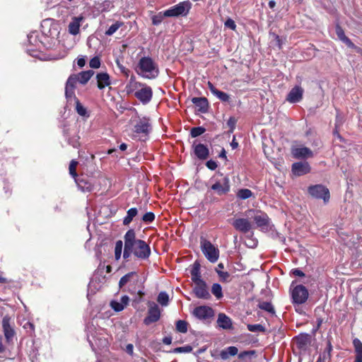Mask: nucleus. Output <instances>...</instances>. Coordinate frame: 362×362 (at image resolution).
<instances>
[{
  "mask_svg": "<svg viewBox=\"0 0 362 362\" xmlns=\"http://www.w3.org/2000/svg\"><path fill=\"white\" fill-rule=\"evenodd\" d=\"M236 122H237V120L235 117H230L228 120L227 121V125L228 127L230 128L229 131H228V133L229 134H231L233 132L235 128V124H236Z\"/></svg>",
  "mask_w": 362,
  "mask_h": 362,
  "instance_id": "obj_50",
  "label": "nucleus"
},
{
  "mask_svg": "<svg viewBox=\"0 0 362 362\" xmlns=\"http://www.w3.org/2000/svg\"><path fill=\"white\" fill-rule=\"evenodd\" d=\"M192 314L200 320H207L214 317V311L213 308L209 306L200 305L194 309Z\"/></svg>",
  "mask_w": 362,
  "mask_h": 362,
  "instance_id": "obj_10",
  "label": "nucleus"
},
{
  "mask_svg": "<svg viewBox=\"0 0 362 362\" xmlns=\"http://www.w3.org/2000/svg\"><path fill=\"white\" fill-rule=\"evenodd\" d=\"M225 26L233 30H235V28H236V25H235V21L231 19V18H228L226 21H225V23H224Z\"/></svg>",
  "mask_w": 362,
  "mask_h": 362,
  "instance_id": "obj_54",
  "label": "nucleus"
},
{
  "mask_svg": "<svg viewBox=\"0 0 362 362\" xmlns=\"http://www.w3.org/2000/svg\"><path fill=\"white\" fill-rule=\"evenodd\" d=\"M138 67V74L144 78H155L158 75V69L151 57H142L139 62Z\"/></svg>",
  "mask_w": 362,
  "mask_h": 362,
  "instance_id": "obj_3",
  "label": "nucleus"
},
{
  "mask_svg": "<svg viewBox=\"0 0 362 362\" xmlns=\"http://www.w3.org/2000/svg\"><path fill=\"white\" fill-rule=\"evenodd\" d=\"M219 158H223L225 160H227V156H226V151L224 148H222L221 151L220 152L219 155H218Z\"/></svg>",
  "mask_w": 362,
  "mask_h": 362,
  "instance_id": "obj_64",
  "label": "nucleus"
},
{
  "mask_svg": "<svg viewBox=\"0 0 362 362\" xmlns=\"http://www.w3.org/2000/svg\"><path fill=\"white\" fill-rule=\"evenodd\" d=\"M188 324L185 320H178L176 322V329L181 333H186L187 332Z\"/></svg>",
  "mask_w": 362,
  "mask_h": 362,
  "instance_id": "obj_41",
  "label": "nucleus"
},
{
  "mask_svg": "<svg viewBox=\"0 0 362 362\" xmlns=\"http://www.w3.org/2000/svg\"><path fill=\"white\" fill-rule=\"evenodd\" d=\"M205 131V128L202 127H193L191 129L190 134L192 137L195 138L204 134Z\"/></svg>",
  "mask_w": 362,
  "mask_h": 362,
  "instance_id": "obj_44",
  "label": "nucleus"
},
{
  "mask_svg": "<svg viewBox=\"0 0 362 362\" xmlns=\"http://www.w3.org/2000/svg\"><path fill=\"white\" fill-rule=\"evenodd\" d=\"M137 214L138 210L136 208L129 209L127 212L126 216L123 218V225L129 226Z\"/></svg>",
  "mask_w": 362,
  "mask_h": 362,
  "instance_id": "obj_34",
  "label": "nucleus"
},
{
  "mask_svg": "<svg viewBox=\"0 0 362 362\" xmlns=\"http://www.w3.org/2000/svg\"><path fill=\"white\" fill-rule=\"evenodd\" d=\"M76 110L77 113L82 117H89V114L88 113L86 108L80 103L78 99H76Z\"/></svg>",
  "mask_w": 362,
  "mask_h": 362,
  "instance_id": "obj_38",
  "label": "nucleus"
},
{
  "mask_svg": "<svg viewBox=\"0 0 362 362\" xmlns=\"http://www.w3.org/2000/svg\"><path fill=\"white\" fill-rule=\"evenodd\" d=\"M11 318L8 316H4L2 320V327L4 336L8 342H10L14 337L15 332L10 324Z\"/></svg>",
  "mask_w": 362,
  "mask_h": 362,
  "instance_id": "obj_21",
  "label": "nucleus"
},
{
  "mask_svg": "<svg viewBox=\"0 0 362 362\" xmlns=\"http://www.w3.org/2000/svg\"><path fill=\"white\" fill-rule=\"evenodd\" d=\"M192 281L194 284L204 281L201 276L200 264L199 262H195L193 264L192 268L190 272Z\"/></svg>",
  "mask_w": 362,
  "mask_h": 362,
  "instance_id": "obj_26",
  "label": "nucleus"
},
{
  "mask_svg": "<svg viewBox=\"0 0 362 362\" xmlns=\"http://www.w3.org/2000/svg\"><path fill=\"white\" fill-rule=\"evenodd\" d=\"M154 219L155 214L153 212H147L142 217V221L146 223H151Z\"/></svg>",
  "mask_w": 362,
  "mask_h": 362,
  "instance_id": "obj_47",
  "label": "nucleus"
},
{
  "mask_svg": "<svg viewBox=\"0 0 362 362\" xmlns=\"http://www.w3.org/2000/svg\"><path fill=\"white\" fill-rule=\"evenodd\" d=\"M123 243L119 240L116 241L115 246V257L116 260H119L121 258L122 252Z\"/></svg>",
  "mask_w": 362,
  "mask_h": 362,
  "instance_id": "obj_39",
  "label": "nucleus"
},
{
  "mask_svg": "<svg viewBox=\"0 0 362 362\" xmlns=\"http://www.w3.org/2000/svg\"><path fill=\"white\" fill-rule=\"evenodd\" d=\"M234 228L243 233H247L252 229V223L247 218H238L235 219L232 223Z\"/></svg>",
  "mask_w": 362,
  "mask_h": 362,
  "instance_id": "obj_14",
  "label": "nucleus"
},
{
  "mask_svg": "<svg viewBox=\"0 0 362 362\" xmlns=\"http://www.w3.org/2000/svg\"><path fill=\"white\" fill-rule=\"evenodd\" d=\"M230 146L233 149H235L238 147V143L236 141L235 136H233V140L230 143Z\"/></svg>",
  "mask_w": 362,
  "mask_h": 362,
  "instance_id": "obj_63",
  "label": "nucleus"
},
{
  "mask_svg": "<svg viewBox=\"0 0 362 362\" xmlns=\"http://www.w3.org/2000/svg\"><path fill=\"white\" fill-rule=\"evenodd\" d=\"M211 293L218 300L222 298L223 296V291H222V287L218 283H215L212 285Z\"/></svg>",
  "mask_w": 362,
  "mask_h": 362,
  "instance_id": "obj_37",
  "label": "nucleus"
},
{
  "mask_svg": "<svg viewBox=\"0 0 362 362\" xmlns=\"http://www.w3.org/2000/svg\"><path fill=\"white\" fill-rule=\"evenodd\" d=\"M129 298L127 296H124L121 298L120 303L125 307L128 305Z\"/></svg>",
  "mask_w": 362,
  "mask_h": 362,
  "instance_id": "obj_61",
  "label": "nucleus"
},
{
  "mask_svg": "<svg viewBox=\"0 0 362 362\" xmlns=\"http://www.w3.org/2000/svg\"><path fill=\"white\" fill-rule=\"evenodd\" d=\"M258 308L261 310H265L272 315L275 314V310L271 302L262 301L258 304Z\"/></svg>",
  "mask_w": 362,
  "mask_h": 362,
  "instance_id": "obj_35",
  "label": "nucleus"
},
{
  "mask_svg": "<svg viewBox=\"0 0 362 362\" xmlns=\"http://www.w3.org/2000/svg\"><path fill=\"white\" fill-rule=\"evenodd\" d=\"M193 292L198 298L204 300H209L211 298V294L209 292L208 287L205 281L194 284Z\"/></svg>",
  "mask_w": 362,
  "mask_h": 362,
  "instance_id": "obj_13",
  "label": "nucleus"
},
{
  "mask_svg": "<svg viewBox=\"0 0 362 362\" xmlns=\"http://www.w3.org/2000/svg\"><path fill=\"white\" fill-rule=\"evenodd\" d=\"M28 40L30 44L27 49L28 52L31 56L38 57L39 53L42 52L45 47L43 42L39 39L37 32H33L28 35Z\"/></svg>",
  "mask_w": 362,
  "mask_h": 362,
  "instance_id": "obj_6",
  "label": "nucleus"
},
{
  "mask_svg": "<svg viewBox=\"0 0 362 362\" xmlns=\"http://www.w3.org/2000/svg\"><path fill=\"white\" fill-rule=\"evenodd\" d=\"M192 351V347L189 345H186L184 346L177 347L174 349V353H189Z\"/></svg>",
  "mask_w": 362,
  "mask_h": 362,
  "instance_id": "obj_48",
  "label": "nucleus"
},
{
  "mask_svg": "<svg viewBox=\"0 0 362 362\" xmlns=\"http://www.w3.org/2000/svg\"><path fill=\"white\" fill-rule=\"evenodd\" d=\"M200 245L206 258L212 263L217 262L219 257V250L205 238H201Z\"/></svg>",
  "mask_w": 362,
  "mask_h": 362,
  "instance_id": "obj_5",
  "label": "nucleus"
},
{
  "mask_svg": "<svg viewBox=\"0 0 362 362\" xmlns=\"http://www.w3.org/2000/svg\"><path fill=\"white\" fill-rule=\"evenodd\" d=\"M191 7L192 4L189 1H182L163 11V16L165 17L186 16Z\"/></svg>",
  "mask_w": 362,
  "mask_h": 362,
  "instance_id": "obj_4",
  "label": "nucleus"
},
{
  "mask_svg": "<svg viewBox=\"0 0 362 362\" xmlns=\"http://www.w3.org/2000/svg\"><path fill=\"white\" fill-rule=\"evenodd\" d=\"M250 211L254 212V222L260 230L267 232L271 230V220L266 213L262 211L250 210Z\"/></svg>",
  "mask_w": 362,
  "mask_h": 362,
  "instance_id": "obj_7",
  "label": "nucleus"
},
{
  "mask_svg": "<svg viewBox=\"0 0 362 362\" xmlns=\"http://www.w3.org/2000/svg\"><path fill=\"white\" fill-rule=\"evenodd\" d=\"M192 103L198 108V110L202 112H206L209 108V103L206 98H193L192 99Z\"/></svg>",
  "mask_w": 362,
  "mask_h": 362,
  "instance_id": "obj_28",
  "label": "nucleus"
},
{
  "mask_svg": "<svg viewBox=\"0 0 362 362\" xmlns=\"http://www.w3.org/2000/svg\"><path fill=\"white\" fill-rule=\"evenodd\" d=\"M157 300L161 305L166 306L169 302L168 294L164 291L159 293Z\"/></svg>",
  "mask_w": 362,
  "mask_h": 362,
  "instance_id": "obj_40",
  "label": "nucleus"
},
{
  "mask_svg": "<svg viewBox=\"0 0 362 362\" xmlns=\"http://www.w3.org/2000/svg\"><path fill=\"white\" fill-rule=\"evenodd\" d=\"M247 327L249 331L252 332H264V327L262 325H259V324L247 325Z\"/></svg>",
  "mask_w": 362,
  "mask_h": 362,
  "instance_id": "obj_46",
  "label": "nucleus"
},
{
  "mask_svg": "<svg viewBox=\"0 0 362 362\" xmlns=\"http://www.w3.org/2000/svg\"><path fill=\"white\" fill-rule=\"evenodd\" d=\"M308 192L312 197L316 199H322L325 203H327L330 197L329 189L322 185L309 187Z\"/></svg>",
  "mask_w": 362,
  "mask_h": 362,
  "instance_id": "obj_9",
  "label": "nucleus"
},
{
  "mask_svg": "<svg viewBox=\"0 0 362 362\" xmlns=\"http://www.w3.org/2000/svg\"><path fill=\"white\" fill-rule=\"evenodd\" d=\"M336 34L338 38L344 42L348 47H353L354 43L351 40L346 36L344 30L339 25H336Z\"/></svg>",
  "mask_w": 362,
  "mask_h": 362,
  "instance_id": "obj_31",
  "label": "nucleus"
},
{
  "mask_svg": "<svg viewBox=\"0 0 362 362\" xmlns=\"http://www.w3.org/2000/svg\"><path fill=\"white\" fill-rule=\"evenodd\" d=\"M97 84L99 89H103L110 85V78L107 73L101 72L96 75Z\"/></svg>",
  "mask_w": 362,
  "mask_h": 362,
  "instance_id": "obj_25",
  "label": "nucleus"
},
{
  "mask_svg": "<svg viewBox=\"0 0 362 362\" xmlns=\"http://www.w3.org/2000/svg\"><path fill=\"white\" fill-rule=\"evenodd\" d=\"M293 304L301 305L305 303L309 296L308 289L303 285H297L291 290Z\"/></svg>",
  "mask_w": 362,
  "mask_h": 362,
  "instance_id": "obj_8",
  "label": "nucleus"
},
{
  "mask_svg": "<svg viewBox=\"0 0 362 362\" xmlns=\"http://www.w3.org/2000/svg\"><path fill=\"white\" fill-rule=\"evenodd\" d=\"M124 25V23L122 21H116L115 23H113L112 25L110 26V28L105 31V34L107 36H111L114 33H116V31Z\"/></svg>",
  "mask_w": 362,
  "mask_h": 362,
  "instance_id": "obj_36",
  "label": "nucleus"
},
{
  "mask_svg": "<svg viewBox=\"0 0 362 362\" xmlns=\"http://www.w3.org/2000/svg\"><path fill=\"white\" fill-rule=\"evenodd\" d=\"M214 95L222 102H228L230 99V96L228 93L219 90L214 94Z\"/></svg>",
  "mask_w": 362,
  "mask_h": 362,
  "instance_id": "obj_45",
  "label": "nucleus"
},
{
  "mask_svg": "<svg viewBox=\"0 0 362 362\" xmlns=\"http://www.w3.org/2000/svg\"><path fill=\"white\" fill-rule=\"evenodd\" d=\"M252 195V191L248 189H241L237 193L238 197L240 199H248V198L251 197Z\"/></svg>",
  "mask_w": 362,
  "mask_h": 362,
  "instance_id": "obj_42",
  "label": "nucleus"
},
{
  "mask_svg": "<svg viewBox=\"0 0 362 362\" xmlns=\"http://www.w3.org/2000/svg\"><path fill=\"white\" fill-rule=\"evenodd\" d=\"M123 258L127 259L133 255L140 260L149 258L151 251L150 245L144 240L137 239L134 229H129L124 235Z\"/></svg>",
  "mask_w": 362,
  "mask_h": 362,
  "instance_id": "obj_1",
  "label": "nucleus"
},
{
  "mask_svg": "<svg viewBox=\"0 0 362 362\" xmlns=\"http://www.w3.org/2000/svg\"><path fill=\"white\" fill-rule=\"evenodd\" d=\"M220 279L222 281H228V279L230 277V274L227 272H222L221 270H218V269H216Z\"/></svg>",
  "mask_w": 362,
  "mask_h": 362,
  "instance_id": "obj_52",
  "label": "nucleus"
},
{
  "mask_svg": "<svg viewBox=\"0 0 362 362\" xmlns=\"http://www.w3.org/2000/svg\"><path fill=\"white\" fill-rule=\"evenodd\" d=\"M83 18L82 16L74 17L68 26L69 33L73 35H76L79 33L81 22Z\"/></svg>",
  "mask_w": 362,
  "mask_h": 362,
  "instance_id": "obj_23",
  "label": "nucleus"
},
{
  "mask_svg": "<svg viewBox=\"0 0 362 362\" xmlns=\"http://www.w3.org/2000/svg\"><path fill=\"white\" fill-rule=\"evenodd\" d=\"M100 59L98 57H94L89 62V66L92 69H98L100 66Z\"/></svg>",
  "mask_w": 362,
  "mask_h": 362,
  "instance_id": "obj_49",
  "label": "nucleus"
},
{
  "mask_svg": "<svg viewBox=\"0 0 362 362\" xmlns=\"http://www.w3.org/2000/svg\"><path fill=\"white\" fill-rule=\"evenodd\" d=\"M163 14L159 13L158 15L152 17V23L155 25H159L163 21Z\"/></svg>",
  "mask_w": 362,
  "mask_h": 362,
  "instance_id": "obj_53",
  "label": "nucleus"
},
{
  "mask_svg": "<svg viewBox=\"0 0 362 362\" xmlns=\"http://www.w3.org/2000/svg\"><path fill=\"white\" fill-rule=\"evenodd\" d=\"M151 129L149 119L148 117H143L140 119L138 122L134 125V132L138 134H144L147 136Z\"/></svg>",
  "mask_w": 362,
  "mask_h": 362,
  "instance_id": "obj_12",
  "label": "nucleus"
},
{
  "mask_svg": "<svg viewBox=\"0 0 362 362\" xmlns=\"http://www.w3.org/2000/svg\"><path fill=\"white\" fill-rule=\"evenodd\" d=\"M194 153L200 160H205L209 157V151L206 146L202 144H194Z\"/></svg>",
  "mask_w": 362,
  "mask_h": 362,
  "instance_id": "obj_22",
  "label": "nucleus"
},
{
  "mask_svg": "<svg viewBox=\"0 0 362 362\" xmlns=\"http://www.w3.org/2000/svg\"><path fill=\"white\" fill-rule=\"evenodd\" d=\"M75 88H76V84L74 83V78H68L66 83V87H65V95L67 99H71L72 98H74L75 100L77 99L75 97V93H74Z\"/></svg>",
  "mask_w": 362,
  "mask_h": 362,
  "instance_id": "obj_30",
  "label": "nucleus"
},
{
  "mask_svg": "<svg viewBox=\"0 0 362 362\" xmlns=\"http://www.w3.org/2000/svg\"><path fill=\"white\" fill-rule=\"evenodd\" d=\"M303 94V89L299 86L293 87L286 97V100L291 103H296L301 100Z\"/></svg>",
  "mask_w": 362,
  "mask_h": 362,
  "instance_id": "obj_19",
  "label": "nucleus"
},
{
  "mask_svg": "<svg viewBox=\"0 0 362 362\" xmlns=\"http://www.w3.org/2000/svg\"><path fill=\"white\" fill-rule=\"evenodd\" d=\"M217 323L220 327L224 329H230L233 327L230 318L224 313L218 314Z\"/></svg>",
  "mask_w": 362,
  "mask_h": 362,
  "instance_id": "obj_29",
  "label": "nucleus"
},
{
  "mask_svg": "<svg viewBox=\"0 0 362 362\" xmlns=\"http://www.w3.org/2000/svg\"><path fill=\"white\" fill-rule=\"evenodd\" d=\"M160 317V310L158 305L155 303H149L148 315L144 318V322L146 325L156 322Z\"/></svg>",
  "mask_w": 362,
  "mask_h": 362,
  "instance_id": "obj_11",
  "label": "nucleus"
},
{
  "mask_svg": "<svg viewBox=\"0 0 362 362\" xmlns=\"http://www.w3.org/2000/svg\"><path fill=\"white\" fill-rule=\"evenodd\" d=\"M211 189L216 191L218 194L222 195L226 194L230 190L229 179L224 177L221 181H217L211 185Z\"/></svg>",
  "mask_w": 362,
  "mask_h": 362,
  "instance_id": "obj_15",
  "label": "nucleus"
},
{
  "mask_svg": "<svg viewBox=\"0 0 362 362\" xmlns=\"http://www.w3.org/2000/svg\"><path fill=\"white\" fill-rule=\"evenodd\" d=\"M134 351V346L132 344H129L126 346V351L129 354L132 355Z\"/></svg>",
  "mask_w": 362,
  "mask_h": 362,
  "instance_id": "obj_62",
  "label": "nucleus"
},
{
  "mask_svg": "<svg viewBox=\"0 0 362 362\" xmlns=\"http://www.w3.org/2000/svg\"><path fill=\"white\" fill-rule=\"evenodd\" d=\"M75 182L82 192H90L93 189V184L86 177H76Z\"/></svg>",
  "mask_w": 362,
  "mask_h": 362,
  "instance_id": "obj_24",
  "label": "nucleus"
},
{
  "mask_svg": "<svg viewBox=\"0 0 362 362\" xmlns=\"http://www.w3.org/2000/svg\"><path fill=\"white\" fill-rule=\"evenodd\" d=\"M139 281V276L135 272H131L128 274L123 276L119 281V288H122L124 287L127 284H129V286H134Z\"/></svg>",
  "mask_w": 362,
  "mask_h": 362,
  "instance_id": "obj_18",
  "label": "nucleus"
},
{
  "mask_svg": "<svg viewBox=\"0 0 362 362\" xmlns=\"http://www.w3.org/2000/svg\"><path fill=\"white\" fill-rule=\"evenodd\" d=\"M356 357L354 362H362V342L357 338L353 341Z\"/></svg>",
  "mask_w": 362,
  "mask_h": 362,
  "instance_id": "obj_32",
  "label": "nucleus"
},
{
  "mask_svg": "<svg viewBox=\"0 0 362 362\" xmlns=\"http://www.w3.org/2000/svg\"><path fill=\"white\" fill-rule=\"evenodd\" d=\"M311 168L308 162H297L292 165V173L296 176H301L310 173Z\"/></svg>",
  "mask_w": 362,
  "mask_h": 362,
  "instance_id": "obj_17",
  "label": "nucleus"
},
{
  "mask_svg": "<svg viewBox=\"0 0 362 362\" xmlns=\"http://www.w3.org/2000/svg\"><path fill=\"white\" fill-rule=\"evenodd\" d=\"M77 165H78V162L75 160H72L70 162L69 167V174L74 178V180L76 177H78V175L76 173Z\"/></svg>",
  "mask_w": 362,
  "mask_h": 362,
  "instance_id": "obj_43",
  "label": "nucleus"
},
{
  "mask_svg": "<svg viewBox=\"0 0 362 362\" xmlns=\"http://www.w3.org/2000/svg\"><path fill=\"white\" fill-rule=\"evenodd\" d=\"M238 353V349L236 346H228V348L222 350L220 353V356L223 360H226L229 356H235Z\"/></svg>",
  "mask_w": 362,
  "mask_h": 362,
  "instance_id": "obj_33",
  "label": "nucleus"
},
{
  "mask_svg": "<svg viewBox=\"0 0 362 362\" xmlns=\"http://www.w3.org/2000/svg\"><path fill=\"white\" fill-rule=\"evenodd\" d=\"M23 327L25 329H29V332H30V334H32L34 332V325L30 322H27Z\"/></svg>",
  "mask_w": 362,
  "mask_h": 362,
  "instance_id": "obj_59",
  "label": "nucleus"
},
{
  "mask_svg": "<svg viewBox=\"0 0 362 362\" xmlns=\"http://www.w3.org/2000/svg\"><path fill=\"white\" fill-rule=\"evenodd\" d=\"M295 340L299 349H305L310 343V337L308 334H300L296 337Z\"/></svg>",
  "mask_w": 362,
  "mask_h": 362,
  "instance_id": "obj_27",
  "label": "nucleus"
},
{
  "mask_svg": "<svg viewBox=\"0 0 362 362\" xmlns=\"http://www.w3.org/2000/svg\"><path fill=\"white\" fill-rule=\"evenodd\" d=\"M291 153L295 158H306L313 156V151L308 147H295L292 148Z\"/></svg>",
  "mask_w": 362,
  "mask_h": 362,
  "instance_id": "obj_20",
  "label": "nucleus"
},
{
  "mask_svg": "<svg viewBox=\"0 0 362 362\" xmlns=\"http://www.w3.org/2000/svg\"><path fill=\"white\" fill-rule=\"evenodd\" d=\"M255 354V351H245L239 354L238 357L239 358H243L247 356H251L254 355Z\"/></svg>",
  "mask_w": 362,
  "mask_h": 362,
  "instance_id": "obj_56",
  "label": "nucleus"
},
{
  "mask_svg": "<svg viewBox=\"0 0 362 362\" xmlns=\"http://www.w3.org/2000/svg\"><path fill=\"white\" fill-rule=\"evenodd\" d=\"M110 305L112 308L117 312L122 311L124 308V306L122 305V303L116 300H112L110 303Z\"/></svg>",
  "mask_w": 362,
  "mask_h": 362,
  "instance_id": "obj_51",
  "label": "nucleus"
},
{
  "mask_svg": "<svg viewBox=\"0 0 362 362\" xmlns=\"http://www.w3.org/2000/svg\"><path fill=\"white\" fill-rule=\"evenodd\" d=\"M208 87L213 95H214L218 90L210 81L207 83Z\"/></svg>",
  "mask_w": 362,
  "mask_h": 362,
  "instance_id": "obj_60",
  "label": "nucleus"
},
{
  "mask_svg": "<svg viewBox=\"0 0 362 362\" xmlns=\"http://www.w3.org/2000/svg\"><path fill=\"white\" fill-rule=\"evenodd\" d=\"M206 165L209 169L211 170H214L217 168L216 162L213 160H208L206 163Z\"/></svg>",
  "mask_w": 362,
  "mask_h": 362,
  "instance_id": "obj_55",
  "label": "nucleus"
},
{
  "mask_svg": "<svg viewBox=\"0 0 362 362\" xmlns=\"http://www.w3.org/2000/svg\"><path fill=\"white\" fill-rule=\"evenodd\" d=\"M94 71L93 70H88L85 71H81L78 74H71L69 78H74V83L76 85L78 82L82 85H85L88 83V81L90 79V78L93 76Z\"/></svg>",
  "mask_w": 362,
  "mask_h": 362,
  "instance_id": "obj_16",
  "label": "nucleus"
},
{
  "mask_svg": "<svg viewBox=\"0 0 362 362\" xmlns=\"http://www.w3.org/2000/svg\"><path fill=\"white\" fill-rule=\"evenodd\" d=\"M77 64L79 67L82 68L86 64V59L84 57H78L77 59Z\"/></svg>",
  "mask_w": 362,
  "mask_h": 362,
  "instance_id": "obj_58",
  "label": "nucleus"
},
{
  "mask_svg": "<svg viewBox=\"0 0 362 362\" xmlns=\"http://www.w3.org/2000/svg\"><path fill=\"white\" fill-rule=\"evenodd\" d=\"M292 273L296 276H300V277L305 276V274L299 269H293Z\"/></svg>",
  "mask_w": 362,
  "mask_h": 362,
  "instance_id": "obj_57",
  "label": "nucleus"
},
{
  "mask_svg": "<svg viewBox=\"0 0 362 362\" xmlns=\"http://www.w3.org/2000/svg\"><path fill=\"white\" fill-rule=\"evenodd\" d=\"M127 92H134V96L142 104H148L153 98V90L151 87L141 82L130 79L129 84L127 86Z\"/></svg>",
  "mask_w": 362,
  "mask_h": 362,
  "instance_id": "obj_2",
  "label": "nucleus"
}]
</instances>
